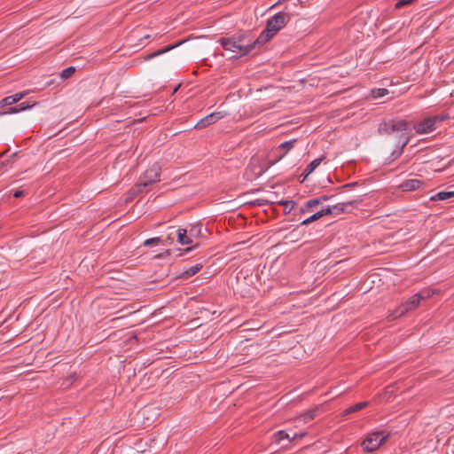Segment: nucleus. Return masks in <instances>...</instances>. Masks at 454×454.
<instances>
[{"mask_svg": "<svg viewBox=\"0 0 454 454\" xmlns=\"http://www.w3.org/2000/svg\"><path fill=\"white\" fill-rule=\"evenodd\" d=\"M224 117V114H223L221 112H215L211 113L210 114L205 116L204 118L200 119L196 125L194 126L195 129H203L206 128L215 122H216L218 120H221Z\"/></svg>", "mask_w": 454, "mask_h": 454, "instance_id": "8", "label": "nucleus"}, {"mask_svg": "<svg viewBox=\"0 0 454 454\" xmlns=\"http://www.w3.org/2000/svg\"><path fill=\"white\" fill-rule=\"evenodd\" d=\"M444 120V116H432L418 122L414 129L419 134H427L435 129V124Z\"/></svg>", "mask_w": 454, "mask_h": 454, "instance_id": "7", "label": "nucleus"}, {"mask_svg": "<svg viewBox=\"0 0 454 454\" xmlns=\"http://www.w3.org/2000/svg\"><path fill=\"white\" fill-rule=\"evenodd\" d=\"M281 205L285 206V208H289V210H291L294 207L295 202L293 200H286L281 202Z\"/></svg>", "mask_w": 454, "mask_h": 454, "instance_id": "29", "label": "nucleus"}, {"mask_svg": "<svg viewBox=\"0 0 454 454\" xmlns=\"http://www.w3.org/2000/svg\"><path fill=\"white\" fill-rule=\"evenodd\" d=\"M219 42L224 50L237 53L239 56H244L258 47V44H255V41L251 43L250 40H247L244 35L220 38Z\"/></svg>", "mask_w": 454, "mask_h": 454, "instance_id": "3", "label": "nucleus"}, {"mask_svg": "<svg viewBox=\"0 0 454 454\" xmlns=\"http://www.w3.org/2000/svg\"><path fill=\"white\" fill-rule=\"evenodd\" d=\"M356 184H357V183H349V184H347L343 185V188L352 187V186H355Z\"/></svg>", "mask_w": 454, "mask_h": 454, "instance_id": "34", "label": "nucleus"}, {"mask_svg": "<svg viewBox=\"0 0 454 454\" xmlns=\"http://www.w3.org/2000/svg\"><path fill=\"white\" fill-rule=\"evenodd\" d=\"M305 435H306V433L294 434V436L290 437V442H292L297 438H302Z\"/></svg>", "mask_w": 454, "mask_h": 454, "instance_id": "32", "label": "nucleus"}, {"mask_svg": "<svg viewBox=\"0 0 454 454\" xmlns=\"http://www.w3.org/2000/svg\"><path fill=\"white\" fill-rule=\"evenodd\" d=\"M177 241L182 245H189L192 243V239L188 234L187 231L183 228H178Z\"/></svg>", "mask_w": 454, "mask_h": 454, "instance_id": "12", "label": "nucleus"}, {"mask_svg": "<svg viewBox=\"0 0 454 454\" xmlns=\"http://www.w3.org/2000/svg\"><path fill=\"white\" fill-rule=\"evenodd\" d=\"M322 160L323 158L315 159L306 167L302 173V175L304 176L303 180L320 165Z\"/></svg>", "mask_w": 454, "mask_h": 454, "instance_id": "16", "label": "nucleus"}, {"mask_svg": "<svg viewBox=\"0 0 454 454\" xmlns=\"http://www.w3.org/2000/svg\"><path fill=\"white\" fill-rule=\"evenodd\" d=\"M388 93V90L387 89H378L375 90H372V96L373 98H382L386 96Z\"/></svg>", "mask_w": 454, "mask_h": 454, "instance_id": "26", "label": "nucleus"}, {"mask_svg": "<svg viewBox=\"0 0 454 454\" xmlns=\"http://www.w3.org/2000/svg\"><path fill=\"white\" fill-rule=\"evenodd\" d=\"M200 233V226H193L189 231V235L192 238V236H198Z\"/></svg>", "mask_w": 454, "mask_h": 454, "instance_id": "28", "label": "nucleus"}, {"mask_svg": "<svg viewBox=\"0 0 454 454\" xmlns=\"http://www.w3.org/2000/svg\"><path fill=\"white\" fill-rule=\"evenodd\" d=\"M433 293L434 292L425 290L420 293L415 294L408 301L402 303L398 308H396L390 315L391 317L393 319L397 318L408 313L409 311L414 310L419 305L421 300H425L431 297Z\"/></svg>", "mask_w": 454, "mask_h": 454, "instance_id": "4", "label": "nucleus"}, {"mask_svg": "<svg viewBox=\"0 0 454 454\" xmlns=\"http://www.w3.org/2000/svg\"><path fill=\"white\" fill-rule=\"evenodd\" d=\"M181 44H182V42H179V43H176V44H172V45L166 46V47H164L163 49L158 50V51H154V52H153V53H151V54H148V55L145 58V60L152 59H153V58H155V57H158V56H160V55H161V54H164V53H166V52H168V51H171L172 49H174V48H176V47H177V46H179V45H181Z\"/></svg>", "mask_w": 454, "mask_h": 454, "instance_id": "13", "label": "nucleus"}, {"mask_svg": "<svg viewBox=\"0 0 454 454\" xmlns=\"http://www.w3.org/2000/svg\"><path fill=\"white\" fill-rule=\"evenodd\" d=\"M387 436L388 434L384 431L373 432L366 436L362 446L368 452L374 451L386 441Z\"/></svg>", "mask_w": 454, "mask_h": 454, "instance_id": "5", "label": "nucleus"}, {"mask_svg": "<svg viewBox=\"0 0 454 454\" xmlns=\"http://www.w3.org/2000/svg\"><path fill=\"white\" fill-rule=\"evenodd\" d=\"M178 228L175 226H170L167 230L166 234V241L169 244L173 243V241L177 238Z\"/></svg>", "mask_w": 454, "mask_h": 454, "instance_id": "20", "label": "nucleus"}, {"mask_svg": "<svg viewBox=\"0 0 454 454\" xmlns=\"http://www.w3.org/2000/svg\"><path fill=\"white\" fill-rule=\"evenodd\" d=\"M192 249V247H187V248L185 249V251H187V252H188V251H191Z\"/></svg>", "mask_w": 454, "mask_h": 454, "instance_id": "36", "label": "nucleus"}, {"mask_svg": "<svg viewBox=\"0 0 454 454\" xmlns=\"http://www.w3.org/2000/svg\"><path fill=\"white\" fill-rule=\"evenodd\" d=\"M317 408H313L310 410H308L304 413L301 414L299 417H297L296 420L302 421L303 423H307L310 420H312L316 415H317Z\"/></svg>", "mask_w": 454, "mask_h": 454, "instance_id": "14", "label": "nucleus"}, {"mask_svg": "<svg viewBox=\"0 0 454 454\" xmlns=\"http://www.w3.org/2000/svg\"><path fill=\"white\" fill-rule=\"evenodd\" d=\"M295 142L296 139H293L280 144L274 152L277 155L276 161L281 160L294 146Z\"/></svg>", "mask_w": 454, "mask_h": 454, "instance_id": "9", "label": "nucleus"}, {"mask_svg": "<svg viewBox=\"0 0 454 454\" xmlns=\"http://www.w3.org/2000/svg\"><path fill=\"white\" fill-rule=\"evenodd\" d=\"M35 104L29 105L27 102H22L15 106L10 107L4 114H17L19 112L25 111V110L31 108Z\"/></svg>", "mask_w": 454, "mask_h": 454, "instance_id": "17", "label": "nucleus"}, {"mask_svg": "<svg viewBox=\"0 0 454 454\" xmlns=\"http://www.w3.org/2000/svg\"><path fill=\"white\" fill-rule=\"evenodd\" d=\"M160 177V167L158 164L153 165L145 171L139 179L138 186L146 187L147 185L159 182Z\"/></svg>", "mask_w": 454, "mask_h": 454, "instance_id": "6", "label": "nucleus"}, {"mask_svg": "<svg viewBox=\"0 0 454 454\" xmlns=\"http://www.w3.org/2000/svg\"><path fill=\"white\" fill-rule=\"evenodd\" d=\"M318 199H321V201L322 200H328V196L323 195V196L319 197Z\"/></svg>", "mask_w": 454, "mask_h": 454, "instance_id": "35", "label": "nucleus"}, {"mask_svg": "<svg viewBox=\"0 0 454 454\" xmlns=\"http://www.w3.org/2000/svg\"><path fill=\"white\" fill-rule=\"evenodd\" d=\"M202 263H197L190 268H188L187 270H185L183 274H182V278H189L191 277H192L193 275H195L197 272H199L201 269H202Z\"/></svg>", "mask_w": 454, "mask_h": 454, "instance_id": "19", "label": "nucleus"}, {"mask_svg": "<svg viewBox=\"0 0 454 454\" xmlns=\"http://www.w3.org/2000/svg\"><path fill=\"white\" fill-rule=\"evenodd\" d=\"M422 184H423V182L421 180L409 179V180L403 181L400 184V188L403 192H411V191L418 190L419 188H420L422 186Z\"/></svg>", "mask_w": 454, "mask_h": 454, "instance_id": "11", "label": "nucleus"}, {"mask_svg": "<svg viewBox=\"0 0 454 454\" xmlns=\"http://www.w3.org/2000/svg\"><path fill=\"white\" fill-rule=\"evenodd\" d=\"M14 103H17V100H16L15 96L12 95V96H8V97H5L4 98H3L0 101V106H11V105H12Z\"/></svg>", "mask_w": 454, "mask_h": 454, "instance_id": "24", "label": "nucleus"}, {"mask_svg": "<svg viewBox=\"0 0 454 454\" xmlns=\"http://www.w3.org/2000/svg\"><path fill=\"white\" fill-rule=\"evenodd\" d=\"M320 202H321V199L315 198V199L309 200L305 203L304 207L301 208V211L302 212L309 211L310 208L317 206Z\"/></svg>", "mask_w": 454, "mask_h": 454, "instance_id": "22", "label": "nucleus"}, {"mask_svg": "<svg viewBox=\"0 0 454 454\" xmlns=\"http://www.w3.org/2000/svg\"><path fill=\"white\" fill-rule=\"evenodd\" d=\"M27 91H22V92L14 94L17 102H19L20 99H22L27 95Z\"/></svg>", "mask_w": 454, "mask_h": 454, "instance_id": "31", "label": "nucleus"}, {"mask_svg": "<svg viewBox=\"0 0 454 454\" xmlns=\"http://www.w3.org/2000/svg\"><path fill=\"white\" fill-rule=\"evenodd\" d=\"M160 241H161V238H160V237L148 239L144 242V246L149 247V246H153V245H158Z\"/></svg>", "mask_w": 454, "mask_h": 454, "instance_id": "27", "label": "nucleus"}, {"mask_svg": "<svg viewBox=\"0 0 454 454\" xmlns=\"http://www.w3.org/2000/svg\"><path fill=\"white\" fill-rule=\"evenodd\" d=\"M321 217H323V214L317 212L314 215H312L311 216H309V217L306 218L305 220H303L301 222V225H308L310 223L320 219Z\"/></svg>", "mask_w": 454, "mask_h": 454, "instance_id": "23", "label": "nucleus"}, {"mask_svg": "<svg viewBox=\"0 0 454 454\" xmlns=\"http://www.w3.org/2000/svg\"><path fill=\"white\" fill-rule=\"evenodd\" d=\"M362 201H363V198L359 197L353 200L340 202V203H338V204L333 206V212L336 211L337 213L348 212L349 211L348 207L357 206V205L361 204Z\"/></svg>", "mask_w": 454, "mask_h": 454, "instance_id": "10", "label": "nucleus"}, {"mask_svg": "<svg viewBox=\"0 0 454 454\" xmlns=\"http://www.w3.org/2000/svg\"><path fill=\"white\" fill-rule=\"evenodd\" d=\"M369 405V402L365 401V402H361V403H358L353 406H350L348 407V409H346L342 415L343 416H347L348 414H351L353 412H356V411H361L362 409L367 407Z\"/></svg>", "mask_w": 454, "mask_h": 454, "instance_id": "18", "label": "nucleus"}, {"mask_svg": "<svg viewBox=\"0 0 454 454\" xmlns=\"http://www.w3.org/2000/svg\"><path fill=\"white\" fill-rule=\"evenodd\" d=\"M274 441L276 443H280L284 439H287L290 441V435L284 430H279L276 432L273 435Z\"/></svg>", "mask_w": 454, "mask_h": 454, "instance_id": "21", "label": "nucleus"}, {"mask_svg": "<svg viewBox=\"0 0 454 454\" xmlns=\"http://www.w3.org/2000/svg\"><path fill=\"white\" fill-rule=\"evenodd\" d=\"M290 20V14L286 12H278L267 20L265 29L259 35L255 40L258 47L262 46L278 34Z\"/></svg>", "mask_w": 454, "mask_h": 454, "instance_id": "2", "label": "nucleus"}, {"mask_svg": "<svg viewBox=\"0 0 454 454\" xmlns=\"http://www.w3.org/2000/svg\"><path fill=\"white\" fill-rule=\"evenodd\" d=\"M430 200L433 201L448 200H454V191H452V192H439L435 195L431 196Z\"/></svg>", "mask_w": 454, "mask_h": 454, "instance_id": "15", "label": "nucleus"}, {"mask_svg": "<svg viewBox=\"0 0 454 454\" xmlns=\"http://www.w3.org/2000/svg\"><path fill=\"white\" fill-rule=\"evenodd\" d=\"M333 212V207H326L325 209H322V210L318 211V213L323 214V216H324V215H331Z\"/></svg>", "mask_w": 454, "mask_h": 454, "instance_id": "30", "label": "nucleus"}, {"mask_svg": "<svg viewBox=\"0 0 454 454\" xmlns=\"http://www.w3.org/2000/svg\"><path fill=\"white\" fill-rule=\"evenodd\" d=\"M409 123L403 119H389L384 120L379 124L378 132L382 136L396 135L398 137L403 138L402 149L404 148L410 140L408 135Z\"/></svg>", "mask_w": 454, "mask_h": 454, "instance_id": "1", "label": "nucleus"}, {"mask_svg": "<svg viewBox=\"0 0 454 454\" xmlns=\"http://www.w3.org/2000/svg\"><path fill=\"white\" fill-rule=\"evenodd\" d=\"M23 194H24V192H23V191H20V190L15 191V192H13V196H14L15 198H20V197H22V196H23Z\"/></svg>", "mask_w": 454, "mask_h": 454, "instance_id": "33", "label": "nucleus"}, {"mask_svg": "<svg viewBox=\"0 0 454 454\" xmlns=\"http://www.w3.org/2000/svg\"><path fill=\"white\" fill-rule=\"evenodd\" d=\"M74 72H75V68L74 67H69L62 70V72L60 74V77L63 79H67L70 76H72Z\"/></svg>", "mask_w": 454, "mask_h": 454, "instance_id": "25", "label": "nucleus"}]
</instances>
